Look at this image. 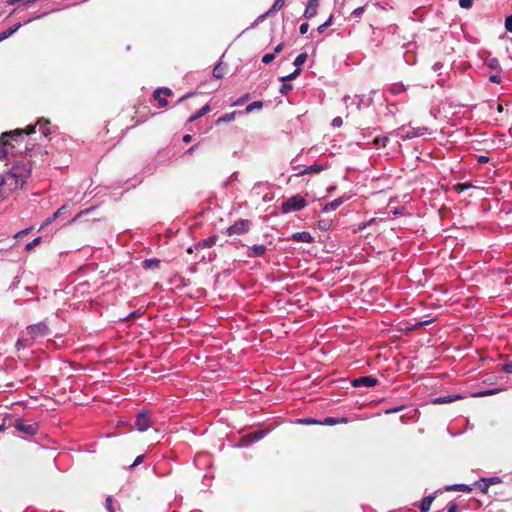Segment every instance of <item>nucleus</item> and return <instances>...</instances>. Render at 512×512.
Returning <instances> with one entry per match:
<instances>
[{
    "label": "nucleus",
    "instance_id": "7ed1b4c3",
    "mask_svg": "<svg viewBox=\"0 0 512 512\" xmlns=\"http://www.w3.org/2000/svg\"><path fill=\"white\" fill-rule=\"evenodd\" d=\"M306 205L307 201L305 200L304 197H302L301 195H294L282 204V211L284 213H288L291 211H300L304 207H306Z\"/></svg>",
    "mask_w": 512,
    "mask_h": 512
},
{
    "label": "nucleus",
    "instance_id": "3c124183",
    "mask_svg": "<svg viewBox=\"0 0 512 512\" xmlns=\"http://www.w3.org/2000/svg\"><path fill=\"white\" fill-rule=\"evenodd\" d=\"M308 29H309V24L307 22L305 23H302L299 27V32L304 35L308 32Z\"/></svg>",
    "mask_w": 512,
    "mask_h": 512
},
{
    "label": "nucleus",
    "instance_id": "b1692460",
    "mask_svg": "<svg viewBox=\"0 0 512 512\" xmlns=\"http://www.w3.org/2000/svg\"><path fill=\"white\" fill-rule=\"evenodd\" d=\"M161 94H164L165 96H171L173 92L169 88H158L153 92V97L158 98V96Z\"/></svg>",
    "mask_w": 512,
    "mask_h": 512
},
{
    "label": "nucleus",
    "instance_id": "ea45409f",
    "mask_svg": "<svg viewBox=\"0 0 512 512\" xmlns=\"http://www.w3.org/2000/svg\"><path fill=\"white\" fill-rule=\"evenodd\" d=\"M487 65L492 69H497L499 68V61L497 58H491L487 61Z\"/></svg>",
    "mask_w": 512,
    "mask_h": 512
},
{
    "label": "nucleus",
    "instance_id": "13d9d810",
    "mask_svg": "<svg viewBox=\"0 0 512 512\" xmlns=\"http://www.w3.org/2000/svg\"><path fill=\"white\" fill-rule=\"evenodd\" d=\"M402 409H403V406L391 408V409L386 410V414L396 413Z\"/></svg>",
    "mask_w": 512,
    "mask_h": 512
},
{
    "label": "nucleus",
    "instance_id": "603ef678",
    "mask_svg": "<svg viewBox=\"0 0 512 512\" xmlns=\"http://www.w3.org/2000/svg\"><path fill=\"white\" fill-rule=\"evenodd\" d=\"M458 507L455 503L449 502L447 505V512H458Z\"/></svg>",
    "mask_w": 512,
    "mask_h": 512
},
{
    "label": "nucleus",
    "instance_id": "58836bf2",
    "mask_svg": "<svg viewBox=\"0 0 512 512\" xmlns=\"http://www.w3.org/2000/svg\"><path fill=\"white\" fill-rule=\"evenodd\" d=\"M275 58V54L274 53H267L265 54L263 57H262V62L264 64H269L271 63Z\"/></svg>",
    "mask_w": 512,
    "mask_h": 512
},
{
    "label": "nucleus",
    "instance_id": "ddd939ff",
    "mask_svg": "<svg viewBox=\"0 0 512 512\" xmlns=\"http://www.w3.org/2000/svg\"><path fill=\"white\" fill-rule=\"evenodd\" d=\"M49 125L50 122L48 120L41 119L34 126L35 128L38 127V130L46 137L50 134Z\"/></svg>",
    "mask_w": 512,
    "mask_h": 512
},
{
    "label": "nucleus",
    "instance_id": "bb28decb",
    "mask_svg": "<svg viewBox=\"0 0 512 512\" xmlns=\"http://www.w3.org/2000/svg\"><path fill=\"white\" fill-rule=\"evenodd\" d=\"M66 210V205H63L62 207H60L53 215L52 217L48 218L46 220V224H49L51 223L52 221H54L55 219H57L58 217H60L64 211Z\"/></svg>",
    "mask_w": 512,
    "mask_h": 512
},
{
    "label": "nucleus",
    "instance_id": "09e8293b",
    "mask_svg": "<svg viewBox=\"0 0 512 512\" xmlns=\"http://www.w3.org/2000/svg\"><path fill=\"white\" fill-rule=\"evenodd\" d=\"M364 9H365L364 7H358L356 9H354L351 13V16H353L355 18L360 17L361 14L363 13Z\"/></svg>",
    "mask_w": 512,
    "mask_h": 512
},
{
    "label": "nucleus",
    "instance_id": "9b49d317",
    "mask_svg": "<svg viewBox=\"0 0 512 512\" xmlns=\"http://www.w3.org/2000/svg\"><path fill=\"white\" fill-rule=\"evenodd\" d=\"M292 240L297 242L311 243L313 241V237L309 232L302 231L294 233L292 235Z\"/></svg>",
    "mask_w": 512,
    "mask_h": 512
},
{
    "label": "nucleus",
    "instance_id": "6e6552de",
    "mask_svg": "<svg viewBox=\"0 0 512 512\" xmlns=\"http://www.w3.org/2000/svg\"><path fill=\"white\" fill-rule=\"evenodd\" d=\"M377 383H378V380L375 377L370 376V375L355 378L351 382L353 387H360V386L373 387Z\"/></svg>",
    "mask_w": 512,
    "mask_h": 512
},
{
    "label": "nucleus",
    "instance_id": "0eeeda50",
    "mask_svg": "<svg viewBox=\"0 0 512 512\" xmlns=\"http://www.w3.org/2000/svg\"><path fill=\"white\" fill-rule=\"evenodd\" d=\"M151 423V417L150 414L146 411H142L137 415L136 421H135V427L138 431L144 432L146 431L150 426Z\"/></svg>",
    "mask_w": 512,
    "mask_h": 512
},
{
    "label": "nucleus",
    "instance_id": "9d476101",
    "mask_svg": "<svg viewBox=\"0 0 512 512\" xmlns=\"http://www.w3.org/2000/svg\"><path fill=\"white\" fill-rule=\"evenodd\" d=\"M320 0H309L304 12V17L310 19L317 14Z\"/></svg>",
    "mask_w": 512,
    "mask_h": 512
},
{
    "label": "nucleus",
    "instance_id": "412c9836",
    "mask_svg": "<svg viewBox=\"0 0 512 512\" xmlns=\"http://www.w3.org/2000/svg\"><path fill=\"white\" fill-rule=\"evenodd\" d=\"M340 423H347V418L326 417L321 424H323V425H335V424H340Z\"/></svg>",
    "mask_w": 512,
    "mask_h": 512
},
{
    "label": "nucleus",
    "instance_id": "338daca9",
    "mask_svg": "<svg viewBox=\"0 0 512 512\" xmlns=\"http://www.w3.org/2000/svg\"><path fill=\"white\" fill-rule=\"evenodd\" d=\"M196 148H197V145H193V146H191V147L186 151V153H189V154H190V153H193V152L196 150Z\"/></svg>",
    "mask_w": 512,
    "mask_h": 512
},
{
    "label": "nucleus",
    "instance_id": "f257e3e1",
    "mask_svg": "<svg viewBox=\"0 0 512 512\" xmlns=\"http://www.w3.org/2000/svg\"><path fill=\"white\" fill-rule=\"evenodd\" d=\"M32 171V164L30 160L23 157L19 162L12 166V168L4 173L5 188L9 191L17 189L22 186Z\"/></svg>",
    "mask_w": 512,
    "mask_h": 512
},
{
    "label": "nucleus",
    "instance_id": "4be33fe9",
    "mask_svg": "<svg viewBox=\"0 0 512 512\" xmlns=\"http://www.w3.org/2000/svg\"><path fill=\"white\" fill-rule=\"evenodd\" d=\"M235 115H236V111L226 113L225 115H223L217 119L216 124L233 121L235 119Z\"/></svg>",
    "mask_w": 512,
    "mask_h": 512
},
{
    "label": "nucleus",
    "instance_id": "c03bdc74",
    "mask_svg": "<svg viewBox=\"0 0 512 512\" xmlns=\"http://www.w3.org/2000/svg\"><path fill=\"white\" fill-rule=\"evenodd\" d=\"M292 90V85L291 84H283L281 87H280V93L285 95L287 94L289 91Z\"/></svg>",
    "mask_w": 512,
    "mask_h": 512
},
{
    "label": "nucleus",
    "instance_id": "4468645a",
    "mask_svg": "<svg viewBox=\"0 0 512 512\" xmlns=\"http://www.w3.org/2000/svg\"><path fill=\"white\" fill-rule=\"evenodd\" d=\"M343 203V198L339 197L329 203H326L323 207V212H330L336 210Z\"/></svg>",
    "mask_w": 512,
    "mask_h": 512
},
{
    "label": "nucleus",
    "instance_id": "e2e57ef3",
    "mask_svg": "<svg viewBox=\"0 0 512 512\" xmlns=\"http://www.w3.org/2000/svg\"><path fill=\"white\" fill-rule=\"evenodd\" d=\"M4 174L0 176V193L2 192V189L5 188L4 184Z\"/></svg>",
    "mask_w": 512,
    "mask_h": 512
},
{
    "label": "nucleus",
    "instance_id": "4c0bfd02",
    "mask_svg": "<svg viewBox=\"0 0 512 512\" xmlns=\"http://www.w3.org/2000/svg\"><path fill=\"white\" fill-rule=\"evenodd\" d=\"M7 154V142L0 140V159L4 158Z\"/></svg>",
    "mask_w": 512,
    "mask_h": 512
},
{
    "label": "nucleus",
    "instance_id": "0e129e2a",
    "mask_svg": "<svg viewBox=\"0 0 512 512\" xmlns=\"http://www.w3.org/2000/svg\"><path fill=\"white\" fill-rule=\"evenodd\" d=\"M191 96H192V94H191V93H188V94H186V95L182 96V97L178 100V102L180 103V102H182V101L186 100L187 98H189V97H191Z\"/></svg>",
    "mask_w": 512,
    "mask_h": 512
},
{
    "label": "nucleus",
    "instance_id": "aec40b11",
    "mask_svg": "<svg viewBox=\"0 0 512 512\" xmlns=\"http://www.w3.org/2000/svg\"><path fill=\"white\" fill-rule=\"evenodd\" d=\"M475 486L479 491L485 494L488 493V489L490 487L487 478H481L475 483Z\"/></svg>",
    "mask_w": 512,
    "mask_h": 512
},
{
    "label": "nucleus",
    "instance_id": "c85d7f7f",
    "mask_svg": "<svg viewBox=\"0 0 512 512\" xmlns=\"http://www.w3.org/2000/svg\"><path fill=\"white\" fill-rule=\"evenodd\" d=\"M262 107H263V103L261 101H254L246 107V112L250 113L255 109H261Z\"/></svg>",
    "mask_w": 512,
    "mask_h": 512
},
{
    "label": "nucleus",
    "instance_id": "2eb2a0df",
    "mask_svg": "<svg viewBox=\"0 0 512 512\" xmlns=\"http://www.w3.org/2000/svg\"><path fill=\"white\" fill-rule=\"evenodd\" d=\"M446 491H461L469 493L472 491V488L465 484H454V485H448L445 487Z\"/></svg>",
    "mask_w": 512,
    "mask_h": 512
},
{
    "label": "nucleus",
    "instance_id": "680f3d73",
    "mask_svg": "<svg viewBox=\"0 0 512 512\" xmlns=\"http://www.w3.org/2000/svg\"><path fill=\"white\" fill-rule=\"evenodd\" d=\"M192 141V136L190 134H186L183 136V142L190 143Z\"/></svg>",
    "mask_w": 512,
    "mask_h": 512
},
{
    "label": "nucleus",
    "instance_id": "1a4fd4ad",
    "mask_svg": "<svg viewBox=\"0 0 512 512\" xmlns=\"http://www.w3.org/2000/svg\"><path fill=\"white\" fill-rule=\"evenodd\" d=\"M437 494L438 491H435L433 494L426 496L421 500L420 504L417 505L418 508L420 509V512H428L430 510L431 505L435 500Z\"/></svg>",
    "mask_w": 512,
    "mask_h": 512
},
{
    "label": "nucleus",
    "instance_id": "f03ea898",
    "mask_svg": "<svg viewBox=\"0 0 512 512\" xmlns=\"http://www.w3.org/2000/svg\"><path fill=\"white\" fill-rule=\"evenodd\" d=\"M35 132V126H27L26 129H15L9 132H3L0 136V140L7 142V148H14L16 144H19L23 135H30Z\"/></svg>",
    "mask_w": 512,
    "mask_h": 512
},
{
    "label": "nucleus",
    "instance_id": "473e14b6",
    "mask_svg": "<svg viewBox=\"0 0 512 512\" xmlns=\"http://www.w3.org/2000/svg\"><path fill=\"white\" fill-rule=\"evenodd\" d=\"M473 185L471 183H459L454 186V190L458 193H461L469 188H471Z\"/></svg>",
    "mask_w": 512,
    "mask_h": 512
},
{
    "label": "nucleus",
    "instance_id": "774afa93",
    "mask_svg": "<svg viewBox=\"0 0 512 512\" xmlns=\"http://www.w3.org/2000/svg\"><path fill=\"white\" fill-rule=\"evenodd\" d=\"M497 111L500 113L503 111V106L501 104H498Z\"/></svg>",
    "mask_w": 512,
    "mask_h": 512
},
{
    "label": "nucleus",
    "instance_id": "c9c22d12",
    "mask_svg": "<svg viewBox=\"0 0 512 512\" xmlns=\"http://www.w3.org/2000/svg\"><path fill=\"white\" fill-rule=\"evenodd\" d=\"M321 171V167L318 166V165H311L309 167H307L303 172L302 174H308V173H317Z\"/></svg>",
    "mask_w": 512,
    "mask_h": 512
},
{
    "label": "nucleus",
    "instance_id": "37998d69",
    "mask_svg": "<svg viewBox=\"0 0 512 512\" xmlns=\"http://www.w3.org/2000/svg\"><path fill=\"white\" fill-rule=\"evenodd\" d=\"M106 508H107L108 512H114L112 496H108L106 498Z\"/></svg>",
    "mask_w": 512,
    "mask_h": 512
},
{
    "label": "nucleus",
    "instance_id": "6ab92c4d",
    "mask_svg": "<svg viewBox=\"0 0 512 512\" xmlns=\"http://www.w3.org/2000/svg\"><path fill=\"white\" fill-rule=\"evenodd\" d=\"M19 27H20V24H15L14 26L10 27L9 29L1 32L0 33V42L9 38L12 34H14L18 30Z\"/></svg>",
    "mask_w": 512,
    "mask_h": 512
},
{
    "label": "nucleus",
    "instance_id": "a211bd4d",
    "mask_svg": "<svg viewBox=\"0 0 512 512\" xmlns=\"http://www.w3.org/2000/svg\"><path fill=\"white\" fill-rule=\"evenodd\" d=\"M216 240H217V237L216 236H211V237H208L202 241H200L198 244H197V248L198 247H201V248H210L212 246H214L216 244Z\"/></svg>",
    "mask_w": 512,
    "mask_h": 512
},
{
    "label": "nucleus",
    "instance_id": "e433bc0d",
    "mask_svg": "<svg viewBox=\"0 0 512 512\" xmlns=\"http://www.w3.org/2000/svg\"><path fill=\"white\" fill-rule=\"evenodd\" d=\"M332 19H333V16L331 15L325 23L318 26V28H317L318 32L323 33L325 31V29L332 24Z\"/></svg>",
    "mask_w": 512,
    "mask_h": 512
},
{
    "label": "nucleus",
    "instance_id": "8fccbe9b",
    "mask_svg": "<svg viewBox=\"0 0 512 512\" xmlns=\"http://www.w3.org/2000/svg\"><path fill=\"white\" fill-rule=\"evenodd\" d=\"M31 230H32V228H26L24 230H21V231H19L18 233L15 234V238H22L25 235H27Z\"/></svg>",
    "mask_w": 512,
    "mask_h": 512
},
{
    "label": "nucleus",
    "instance_id": "72a5a7b5",
    "mask_svg": "<svg viewBox=\"0 0 512 512\" xmlns=\"http://www.w3.org/2000/svg\"><path fill=\"white\" fill-rule=\"evenodd\" d=\"M29 340H30L29 338H25L24 336H21L17 340L16 346L18 347V349H20L21 347L30 346Z\"/></svg>",
    "mask_w": 512,
    "mask_h": 512
},
{
    "label": "nucleus",
    "instance_id": "20e7f679",
    "mask_svg": "<svg viewBox=\"0 0 512 512\" xmlns=\"http://www.w3.org/2000/svg\"><path fill=\"white\" fill-rule=\"evenodd\" d=\"M13 426L16 428L17 431L28 436L36 435L39 430V426L37 423L31 421H24L21 419H16L14 421Z\"/></svg>",
    "mask_w": 512,
    "mask_h": 512
},
{
    "label": "nucleus",
    "instance_id": "cd10ccee",
    "mask_svg": "<svg viewBox=\"0 0 512 512\" xmlns=\"http://www.w3.org/2000/svg\"><path fill=\"white\" fill-rule=\"evenodd\" d=\"M307 58H308L307 53H301V54H299V55L296 57L295 61H294V65H295V66H297V67L299 68V66L303 65V64L306 62Z\"/></svg>",
    "mask_w": 512,
    "mask_h": 512
},
{
    "label": "nucleus",
    "instance_id": "4d7b16f0",
    "mask_svg": "<svg viewBox=\"0 0 512 512\" xmlns=\"http://www.w3.org/2000/svg\"><path fill=\"white\" fill-rule=\"evenodd\" d=\"M264 435V432L263 431H258V432H255L254 434H252L251 436L255 439V440H259L263 437Z\"/></svg>",
    "mask_w": 512,
    "mask_h": 512
},
{
    "label": "nucleus",
    "instance_id": "864d4df0",
    "mask_svg": "<svg viewBox=\"0 0 512 512\" xmlns=\"http://www.w3.org/2000/svg\"><path fill=\"white\" fill-rule=\"evenodd\" d=\"M154 99L158 101L160 107H166L168 105V101L165 98H162L161 95Z\"/></svg>",
    "mask_w": 512,
    "mask_h": 512
},
{
    "label": "nucleus",
    "instance_id": "7c9ffc66",
    "mask_svg": "<svg viewBox=\"0 0 512 512\" xmlns=\"http://www.w3.org/2000/svg\"><path fill=\"white\" fill-rule=\"evenodd\" d=\"M301 73V68H297L293 73L287 75V76H283L281 77V81L282 82H286V81H290V80H293L295 79L299 74Z\"/></svg>",
    "mask_w": 512,
    "mask_h": 512
},
{
    "label": "nucleus",
    "instance_id": "a18cd8bd",
    "mask_svg": "<svg viewBox=\"0 0 512 512\" xmlns=\"http://www.w3.org/2000/svg\"><path fill=\"white\" fill-rule=\"evenodd\" d=\"M505 28L507 31L512 32V15L506 17Z\"/></svg>",
    "mask_w": 512,
    "mask_h": 512
},
{
    "label": "nucleus",
    "instance_id": "49530a36",
    "mask_svg": "<svg viewBox=\"0 0 512 512\" xmlns=\"http://www.w3.org/2000/svg\"><path fill=\"white\" fill-rule=\"evenodd\" d=\"M144 455H139L136 457L135 461L130 465V468H134L140 465L144 461Z\"/></svg>",
    "mask_w": 512,
    "mask_h": 512
},
{
    "label": "nucleus",
    "instance_id": "423d86ee",
    "mask_svg": "<svg viewBox=\"0 0 512 512\" xmlns=\"http://www.w3.org/2000/svg\"><path fill=\"white\" fill-rule=\"evenodd\" d=\"M250 225H251V222L249 220L241 219L227 228V234L229 236H232V235H241V234L247 233L250 229Z\"/></svg>",
    "mask_w": 512,
    "mask_h": 512
},
{
    "label": "nucleus",
    "instance_id": "f3484780",
    "mask_svg": "<svg viewBox=\"0 0 512 512\" xmlns=\"http://www.w3.org/2000/svg\"><path fill=\"white\" fill-rule=\"evenodd\" d=\"M460 396L459 395H456V396H444V397H437V398H434L432 400V403L433 404H446V403H451L453 402L454 400L456 399H459Z\"/></svg>",
    "mask_w": 512,
    "mask_h": 512
},
{
    "label": "nucleus",
    "instance_id": "dca6fc26",
    "mask_svg": "<svg viewBox=\"0 0 512 512\" xmlns=\"http://www.w3.org/2000/svg\"><path fill=\"white\" fill-rule=\"evenodd\" d=\"M210 111V106L206 104L204 107H202L197 113L193 114L189 117L188 122L192 123L199 119L200 117L206 115Z\"/></svg>",
    "mask_w": 512,
    "mask_h": 512
},
{
    "label": "nucleus",
    "instance_id": "5701e85b",
    "mask_svg": "<svg viewBox=\"0 0 512 512\" xmlns=\"http://www.w3.org/2000/svg\"><path fill=\"white\" fill-rule=\"evenodd\" d=\"M213 76L217 79H220L224 76V67L222 66V63H219L214 67Z\"/></svg>",
    "mask_w": 512,
    "mask_h": 512
},
{
    "label": "nucleus",
    "instance_id": "79ce46f5",
    "mask_svg": "<svg viewBox=\"0 0 512 512\" xmlns=\"http://www.w3.org/2000/svg\"><path fill=\"white\" fill-rule=\"evenodd\" d=\"M502 371H504L507 374H512V362L504 363L501 366Z\"/></svg>",
    "mask_w": 512,
    "mask_h": 512
},
{
    "label": "nucleus",
    "instance_id": "bf43d9fd",
    "mask_svg": "<svg viewBox=\"0 0 512 512\" xmlns=\"http://www.w3.org/2000/svg\"><path fill=\"white\" fill-rule=\"evenodd\" d=\"M284 48V44L283 43H280L278 44L275 48H274V54L275 53H280Z\"/></svg>",
    "mask_w": 512,
    "mask_h": 512
},
{
    "label": "nucleus",
    "instance_id": "5fc2aeb1",
    "mask_svg": "<svg viewBox=\"0 0 512 512\" xmlns=\"http://www.w3.org/2000/svg\"><path fill=\"white\" fill-rule=\"evenodd\" d=\"M487 480H488L489 486L492 484L501 483V478H499V477L487 478Z\"/></svg>",
    "mask_w": 512,
    "mask_h": 512
},
{
    "label": "nucleus",
    "instance_id": "6e6d98bb",
    "mask_svg": "<svg viewBox=\"0 0 512 512\" xmlns=\"http://www.w3.org/2000/svg\"><path fill=\"white\" fill-rule=\"evenodd\" d=\"M489 80L492 83H500L501 82V77H500V75H491Z\"/></svg>",
    "mask_w": 512,
    "mask_h": 512
},
{
    "label": "nucleus",
    "instance_id": "de8ad7c7",
    "mask_svg": "<svg viewBox=\"0 0 512 512\" xmlns=\"http://www.w3.org/2000/svg\"><path fill=\"white\" fill-rule=\"evenodd\" d=\"M343 124V120L341 117H336L332 120V126L335 128L341 127Z\"/></svg>",
    "mask_w": 512,
    "mask_h": 512
},
{
    "label": "nucleus",
    "instance_id": "052dcab7",
    "mask_svg": "<svg viewBox=\"0 0 512 512\" xmlns=\"http://www.w3.org/2000/svg\"><path fill=\"white\" fill-rule=\"evenodd\" d=\"M488 161H489V158L487 156L481 155V156L478 157V162L479 163H487Z\"/></svg>",
    "mask_w": 512,
    "mask_h": 512
},
{
    "label": "nucleus",
    "instance_id": "c756f323",
    "mask_svg": "<svg viewBox=\"0 0 512 512\" xmlns=\"http://www.w3.org/2000/svg\"><path fill=\"white\" fill-rule=\"evenodd\" d=\"M160 261L158 259H147L143 262V266L146 269H149L151 267H158Z\"/></svg>",
    "mask_w": 512,
    "mask_h": 512
},
{
    "label": "nucleus",
    "instance_id": "f704fd0d",
    "mask_svg": "<svg viewBox=\"0 0 512 512\" xmlns=\"http://www.w3.org/2000/svg\"><path fill=\"white\" fill-rule=\"evenodd\" d=\"M42 238L36 237L32 242L28 243L25 247L27 251H31L35 246L41 243Z\"/></svg>",
    "mask_w": 512,
    "mask_h": 512
},
{
    "label": "nucleus",
    "instance_id": "a19ab883",
    "mask_svg": "<svg viewBox=\"0 0 512 512\" xmlns=\"http://www.w3.org/2000/svg\"><path fill=\"white\" fill-rule=\"evenodd\" d=\"M459 5L462 8L469 9L473 5V0H459Z\"/></svg>",
    "mask_w": 512,
    "mask_h": 512
},
{
    "label": "nucleus",
    "instance_id": "a878e982",
    "mask_svg": "<svg viewBox=\"0 0 512 512\" xmlns=\"http://www.w3.org/2000/svg\"><path fill=\"white\" fill-rule=\"evenodd\" d=\"M389 139L387 137H376L373 141L376 148L386 147Z\"/></svg>",
    "mask_w": 512,
    "mask_h": 512
},
{
    "label": "nucleus",
    "instance_id": "2f4dec72",
    "mask_svg": "<svg viewBox=\"0 0 512 512\" xmlns=\"http://www.w3.org/2000/svg\"><path fill=\"white\" fill-rule=\"evenodd\" d=\"M301 73V68H297L293 73L287 75V76H283L281 77V81L282 82H286V81H290V80H293L295 79L299 74Z\"/></svg>",
    "mask_w": 512,
    "mask_h": 512
},
{
    "label": "nucleus",
    "instance_id": "f8f14e48",
    "mask_svg": "<svg viewBox=\"0 0 512 512\" xmlns=\"http://www.w3.org/2000/svg\"><path fill=\"white\" fill-rule=\"evenodd\" d=\"M267 248L265 245H253L249 248L248 256L249 257H260L265 254Z\"/></svg>",
    "mask_w": 512,
    "mask_h": 512
},
{
    "label": "nucleus",
    "instance_id": "69168bd1",
    "mask_svg": "<svg viewBox=\"0 0 512 512\" xmlns=\"http://www.w3.org/2000/svg\"><path fill=\"white\" fill-rule=\"evenodd\" d=\"M431 322H432V320H428V321H424V322H419V323H417V324L415 325V327L422 326V325H427V324H429V323H431Z\"/></svg>",
    "mask_w": 512,
    "mask_h": 512
},
{
    "label": "nucleus",
    "instance_id": "39448f33",
    "mask_svg": "<svg viewBox=\"0 0 512 512\" xmlns=\"http://www.w3.org/2000/svg\"><path fill=\"white\" fill-rule=\"evenodd\" d=\"M48 326L44 322L30 325L26 328V335L29 339L34 340L36 338L45 336L48 334Z\"/></svg>",
    "mask_w": 512,
    "mask_h": 512
},
{
    "label": "nucleus",
    "instance_id": "393cba45",
    "mask_svg": "<svg viewBox=\"0 0 512 512\" xmlns=\"http://www.w3.org/2000/svg\"><path fill=\"white\" fill-rule=\"evenodd\" d=\"M285 5V0H275L267 14L279 11Z\"/></svg>",
    "mask_w": 512,
    "mask_h": 512
}]
</instances>
